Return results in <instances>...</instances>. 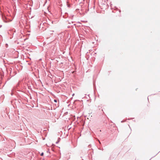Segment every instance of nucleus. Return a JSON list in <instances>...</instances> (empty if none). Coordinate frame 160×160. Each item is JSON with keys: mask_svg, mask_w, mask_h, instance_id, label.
I'll list each match as a JSON object with an SVG mask.
<instances>
[{"mask_svg": "<svg viewBox=\"0 0 160 160\" xmlns=\"http://www.w3.org/2000/svg\"><path fill=\"white\" fill-rule=\"evenodd\" d=\"M43 152L42 153H41V156H43Z\"/></svg>", "mask_w": 160, "mask_h": 160, "instance_id": "obj_1", "label": "nucleus"}, {"mask_svg": "<svg viewBox=\"0 0 160 160\" xmlns=\"http://www.w3.org/2000/svg\"><path fill=\"white\" fill-rule=\"evenodd\" d=\"M13 89H12V93H11V95H12V92H13Z\"/></svg>", "mask_w": 160, "mask_h": 160, "instance_id": "obj_2", "label": "nucleus"}, {"mask_svg": "<svg viewBox=\"0 0 160 160\" xmlns=\"http://www.w3.org/2000/svg\"><path fill=\"white\" fill-rule=\"evenodd\" d=\"M54 101L55 102H57V100H56V99H54Z\"/></svg>", "mask_w": 160, "mask_h": 160, "instance_id": "obj_3", "label": "nucleus"}, {"mask_svg": "<svg viewBox=\"0 0 160 160\" xmlns=\"http://www.w3.org/2000/svg\"><path fill=\"white\" fill-rule=\"evenodd\" d=\"M58 141L56 142V143H58Z\"/></svg>", "mask_w": 160, "mask_h": 160, "instance_id": "obj_4", "label": "nucleus"}, {"mask_svg": "<svg viewBox=\"0 0 160 160\" xmlns=\"http://www.w3.org/2000/svg\"><path fill=\"white\" fill-rule=\"evenodd\" d=\"M18 85L17 86V87H18Z\"/></svg>", "mask_w": 160, "mask_h": 160, "instance_id": "obj_5", "label": "nucleus"}, {"mask_svg": "<svg viewBox=\"0 0 160 160\" xmlns=\"http://www.w3.org/2000/svg\"><path fill=\"white\" fill-rule=\"evenodd\" d=\"M99 143H101V142H100V141H99Z\"/></svg>", "mask_w": 160, "mask_h": 160, "instance_id": "obj_6", "label": "nucleus"}, {"mask_svg": "<svg viewBox=\"0 0 160 160\" xmlns=\"http://www.w3.org/2000/svg\"><path fill=\"white\" fill-rule=\"evenodd\" d=\"M74 95V94H72V96H73Z\"/></svg>", "mask_w": 160, "mask_h": 160, "instance_id": "obj_7", "label": "nucleus"}]
</instances>
